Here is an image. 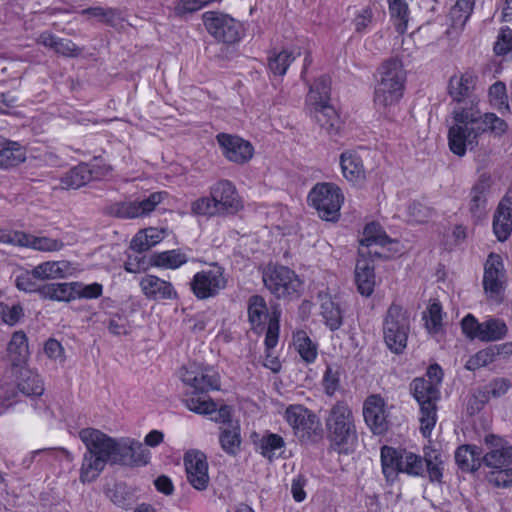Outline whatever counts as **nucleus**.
Wrapping results in <instances>:
<instances>
[{
    "label": "nucleus",
    "mask_w": 512,
    "mask_h": 512,
    "mask_svg": "<svg viewBox=\"0 0 512 512\" xmlns=\"http://www.w3.org/2000/svg\"><path fill=\"white\" fill-rule=\"evenodd\" d=\"M478 86L479 76L472 69L458 71L448 81V95L452 102L459 105L452 111L453 122L448 131V144L450 150L460 157L467 150H474L487 131L501 135L507 129L503 119L479 110Z\"/></svg>",
    "instance_id": "obj_1"
},
{
    "label": "nucleus",
    "mask_w": 512,
    "mask_h": 512,
    "mask_svg": "<svg viewBox=\"0 0 512 512\" xmlns=\"http://www.w3.org/2000/svg\"><path fill=\"white\" fill-rule=\"evenodd\" d=\"M381 463L383 474L388 481H394L399 473L413 477H423L427 473L432 482H440L443 476L441 454L433 449H425L422 458L411 451L383 446Z\"/></svg>",
    "instance_id": "obj_2"
},
{
    "label": "nucleus",
    "mask_w": 512,
    "mask_h": 512,
    "mask_svg": "<svg viewBox=\"0 0 512 512\" xmlns=\"http://www.w3.org/2000/svg\"><path fill=\"white\" fill-rule=\"evenodd\" d=\"M181 379L192 389L185 399L190 411L198 414L216 411V403L206 396L208 392L220 389V378L213 368L191 365L183 369Z\"/></svg>",
    "instance_id": "obj_3"
},
{
    "label": "nucleus",
    "mask_w": 512,
    "mask_h": 512,
    "mask_svg": "<svg viewBox=\"0 0 512 512\" xmlns=\"http://www.w3.org/2000/svg\"><path fill=\"white\" fill-rule=\"evenodd\" d=\"M379 76L374 91V103L381 114L392 119L403 96L406 79L401 61L391 59L384 62L379 70Z\"/></svg>",
    "instance_id": "obj_4"
},
{
    "label": "nucleus",
    "mask_w": 512,
    "mask_h": 512,
    "mask_svg": "<svg viewBox=\"0 0 512 512\" xmlns=\"http://www.w3.org/2000/svg\"><path fill=\"white\" fill-rule=\"evenodd\" d=\"M326 437L330 447L339 454L352 453L357 445L355 417L349 405L336 402L325 418Z\"/></svg>",
    "instance_id": "obj_5"
},
{
    "label": "nucleus",
    "mask_w": 512,
    "mask_h": 512,
    "mask_svg": "<svg viewBox=\"0 0 512 512\" xmlns=\"http://www.w3.org/2000/svg\"><path fill=\"white\" fill-rule=\"evenodd\" d=\"M310 115L329 136L339 134L342 122L336 110L330 105V79L318 78L310 87L306 97Z\"/></svg>",
    "instance_id": "obj_6"
},
{
    "label": "nucleus",
    "mask_w": 512,
    "mask_h": 512,
    "mask_svg": "<svg viewBox=\"0 0 512 512\" xmlns=\"http://www.w3.org/2000/svg\"><path fill=\"white\" fill-rule=\"evenodd\" d=\"M79 438L84 443L86 451L83 454L80 468V481L92 482L98 478L108 462H110L107 448L103 443L101 431L94 428H85L79 432Z\"/></svg>",
    "instance_id": "obj_7"
},
{
    "label": "nucleus",
    "mask_w": 512,
    "mask_h": 512,
    "mask_svg": "<svg viewBox=\"0 0 512 512\" xmlns=\"http://www.w3.org/2000/svg\"><path fill=\"white\" fill-rule=\"evenodd\" d=\"M411 388L420 406V430L424 437L430 436L437 421L436 403L440 398L439 388L431 380L414 379Z\"/></svg>",
    "instance_id": "obj_8"
},
{
    "label": "nucleus",
    "mask_w": 512,
    "mask_h": 512,
    "mask_svg": "<svg viewBox=\"0 0 512 512\" xmlns=\"http://www.w3.org/2000/svg\"><path fill=\"white\" fill-rule=\"evenodd\" d=\"M263 282L272 295L283 300L298 298L303 286L299 276L285 266L268 267L263 274Z\"/></svg>",
    "instance_id": "obj_9"
},
{
    "label": "nucleus",
    "mask_w": 512,
    "mask_h": 512,
    "mask_svg": "<svg viewBox=\"0 0 512 512\" xmlns=\"http://www.w3.org/2000/svg\"><path fill=\"white\" fill-rule=\"evenodd\" d=\"M344 201L341 189L334 183H317L309 192L308 202L316 209L320 218L334 221Z\"/></svg>",
    "instance_id": "obj_10"
},
{
    "label": "nucleus",
    "mask_w": 512,
    "mask_h": 512,
    "mask_svg": "<svg viewBox=\"0 0 512 512\" xmlns=\"http://www.w3.org/2000/svg\"><path fill=\"white\" fill-rule=\"evenodd\" d=\"M409 319L400 305L392 304L383 322V335L386 346L395 354L403 352L407 345Z\"/></svg>",
    "instance_id": "obj_11"
},
{
    "label": "nucleus",
    "mask_w": 512,
    "mask_h": 512,
    "mask_svg": "<svg viewBox=\"0 0 512 512\" xmlns=\"http://www.w3.org/2000/svg\"><path fill=\"white\" fill-rule=\"evenodd\" d=\"M227 286V278L224 269L218 265H212L208 269L197 272L190 287L194 296L199 300L214 298Z\"/></svg>",
    "instance_id": "obj_12"
},
{
    "label": "nucleus",
    "mask_w": 512,
    "mask_h": 512,
    "mask_svg": "<svg viewBox=\"0 0 512 512\" xmlns=\"http://www.w3.org/2000/svg\"><path fill=\"white\" fill-rule=\"evenodd\" d=\"M203 23L208 33L218 41L235 43L241 36V24L227 14L207 11Z\"/></svg>",
    "instance_id": "obj_13"
},
{
    "label": "nucleus",
    "mask_w": 512,
    "mask_h": 512,
    "mask_svg": "<svg viewBox=\"0 0 512 512\" xmlns=\"http://www.w3.org/2000/svg\"><path fill=\"white\" fill-rule=\"evenodd\" d=\"M165 196V192H154L143 200L115 202L107 207V213L121 219H133L146 216L154 211Z\"/></svg>",
    "instance_id": "obj_14"
},
{
    "label": "nucleus",
    "mask_w": 512,
    "mask_h": 512,
    "mask_svg": "<svg viewBox=\"0 0 512 512\" xmlns=\"http://www.w3.org/2000/svg\"><path fill=\"white\" fill-rule=\"evenodd\" d=\"M284 418L293 429L296 437L307 440L320 428L317 416L302 405H290L286 408Z\"/></svg>",
    "instance_id": "obj_15"
},
{
    "label": "nucleus",
    "mask_w": 512,
    "mask_h": 512,
    "mask_svg": "<svg viewBox=\"0 0 512 512\" xmlns=\"http://www.w3.org/2000/svg\"><path fill=\"white\" fill-rule=\"evenodd\" d=\"M506 275L501 256L491 253L484 266L483 286L490 299L498 301L504 291Z\"/></svg>",
    "instance_id": "obj_16"
},
{
    "label": "nucleus",
    "mask_w": 512,
    "mask_h": 512,
    "mask_svg": "<svg viewBox=\"0 0 512 512\" xmlns=\"http://www.w3.org/2000/svg\"><path fill=\"white\" fill-rule=\"evenodd\" d=\"M222 155L230 162L245 164L253 156L251 143L237 135L219 133L216 136Z\"/></svg>",
    "instance_id": "obj_17"
},
{
    "label": "nucleus",
    "mask_w": 512,
    "mask_h": 512,
    "mask_svg": "<svg viewBox=\"0 0 512 512\" xmlns=\"http://www.w3.org/2000/svg\"><path fill=\"white\" fill-rule=\"evenodd\" d=\"M184 465L187 480L193 488L199 491L205 490L210 481L205 454L197 450L188 451L184 456Z\"/></svg>",
    "instance_id": "obj_18"
},
{
    "label": "nucleus",
    "mask_w": 512,
    "mask_h": 512,
    "mask_svg": "<svg viewBox=\"0 0 512 512\" xmlns=\"http://www.w3.org/2000/svg\"><path fill=\"white\" fill-rule=\"evenodd\" d=\"M210 195L222 215L236 213L241 208L237 190L229 180H219L210 187Z\"/></svg>",
    "instance_id": "obj_19"
},
{
    "label": "nucleus",
    "mask_w": 512,
    "mask_h": 512,
    "mask_svg": "<svg viewBox=\"0 0 512 512\" xmlns=\"http://www.w3.org/2000/svg\"><path fill=\"white\" fill-rule=\"evenodd\" d=\"M389 242L388 236L379 224L372 222L365 226L363 236L360 239L359 256H377L382 252L378 247H384Z\"/></svg>",
    "instance_id": "obj_20"
},
{
    "label": "nucleus",
    "mask_w": 512,
    "mask_h": 512,
    "mask_svg": "<svg viewBox=\"0 0 512 512\" xmlns=\"http://www.w3.org/2000/svg\"><path fill=\"white\" fill-rule=\"evenodd\" d=\"M363 416L366 424L374 433L381 434L386 430L385 402L379 395H371L365 400Z\"/></svg>",
    "instance_id": "obj_21"
},
{
    "label": "nucleus",
    "mask_w": 512,
    "mask_h": 512,
    "mask_svg": "<svg viewBox=\"0 0 512 512\" xmlns=\"http://www.w3.org/2000/svg\"><path fill=\"white\" fill-rule=\"evenodd\" d=\"M490 187L491 177L487 174H482L471 189L469 211L476 220L482 219L486 214Z\"/></svg>",
    "instance_id": "obj_22"
},
{
    "label": "nucleus",
    "mask_w": 512,
    "mask_h": 512,
    "mask_svg": "<svg viewBox=\"0 0 512 512\" xmlns=\"http://www.w3.org/2000/svg\"><path fill=\"white\" fill-rule=\"evenodd\" d=\"M143 294L151 300L174 299L177 292L173 285L154 275H146L140 281Z\"/></svg>",
    "instance_id": "obj_23"
},
{
    "label": "nucleus",
    "mask_w": 512,
    "mask_h": 512,
    "mask_svg": "<svg viewBox=\"0 0 512 512\" xmlns=\"http://www.w3.org/2000/svg\"><path fill=\"white\" fill-rule=\"evenodd\" d=\"M493 231L501 242L509 237L512 231V196L506 195L499 203L494 215Z\"/></svg>",
    "instance_id": "obj_24"
},
{
    "label": "nucleus",
    "mask_w": 512,
    "mask_h": 512,
    "mask_svg": "<svg viewBox=\"0 0 512 512\" xmlns=\"http://www.w3.org/2000/svg\"><path fill=\"white\" fill-rule=\"evenodd\" d=\"M320 315L323 319L325 326L331 330H338L343 324L342 310L332 296L326 292H319L318 294Z\"/></svg>",
    "instance_id": "obj_25"
},
{
    "label": "nucleus",
    "mask_w": 512,
    "mask_h": 512,
    "mask_svg": "<svg viewBox=\"0 0 512 512\" xmlns=\"http://www.w3.org/2000/svg\"><path fill=\"white\" fill-rule=\"evenodd\" d=\"M101 438L105 445L107 444V454L112 464L131 465V447L134 439L124 438L115 440L101 431Z\"/></svg>",
    "instance_id": "obj_26"
},
{
    "label": "nucleus",
    "mask_w": 512,
    "mask_h": 512,
    "mask_svg": "<svg viewBox=\"0 0 512 512\" xmlns=\"http://www.w3.org/2000/svg\"><path fill=\"white\" fill-rule=\"evenodd\" d=\"M486 442L491 445V450L482 457L485 464L494 469L507 467L511 462L512 448L503 447L500 444L501 439L496 438L494 435L487 436Z\"/></svg>",
    "instance_id": "obj_27"
},
{
    "label": "nucleus",
    "mask_w": 512,
    "mask_h": 512,
    "mask_svg": "<svg viewBox=\"0 0 512 512\" xmlns=\"http://www.w3.org/2000/svg\"><path fill=\"white\" fill-rule=\"evenodd\" d=\"M26 160V150L18 142L0 137V168L15 167Z\"/></svg>",
    "instance_id": "obj_28"
},
{
    "label": "nucleus",
    "mask_w": 512,
    "mask_h": 512,
    "mask_svg": "<svg viewBox=\"0 0 512 512\" xmlns=\"http://www.w3.org/2000/svg\"><path fill=\"white\" fill-rule=\"evenodd\" d=\"M367 256L360 257L355 267V281L358 291L364 296H370L374 291V266Z\"/></svg>",
    "instance_id": "obj_29"
},
{
    "label": "nucleus",
    "mask_w": 512,
    "mask_h": 512,
    "mask_svg": "<svg viewBox=\"0 0 512 512\" xmlns=\"http://www.w3.org/2000/svg\"><path fill=\"white\" fill-rule=\"evenodd\" d=\"M343 176L351 183H360L365 179V169L361 157L355 151L343 152L340 156Z\"/></svg>",
    "instance_id": "obj_30"
},
{
    "label": "nucleus",
    "mask_w": 512,
    "mask_h": 512,
    "mask_svg": "<svg viewBox=\"0 0 512 512\" xmlns=\"http://www.w3.org/2000/svg\"><path fill=\"white\" fill-rule=\"evenodd\" d=\"M72 274L68 261H46L34 267V275L40 281L63 279Z\"/></svg>",
    "instance_id": "obj_31"
},
{
    "label": "nucleus",
    "mask_w": 512,
    "mask_h": 512,
    "mask_svg": "<svg viewBox=\"0 0 512 512\" xmlns=\"http://www.w3.org/2000/svg\"><path fill=\"white\" fill-rule=\"evenodd\" d=\"M38 43L67 57L78 56L81 52V49L70 39L57 37L48 31L40 34Z\"/></svg>",
    "instance_id": "obj_32"
},
{
    "label": "nucleus",
    "mask_w": 512,
    "mask_h": 512,
    "mask_svg": "<svg viewBox=\"0 0 512 512\" xmlns=\"http://www.w3.org/2000/svg\"><path fill=\"white\" fill-rule=\"evenodd\" d=\"M17 390L26 396H40L44 392V384L34 371L21 367L17 375Z\"/></svg>",
    "instance_id": "obj_33"
},
{
    "label": "nucleus",
    "mask_w": 512,
    "mask_h": 512,
    "mask_svg": "<svg viewBox=\"0 0 512 512\" xmlns=\"http://www.w3.org/2000/svg\"><path fill=\"white\" fill-rule=\"evenodd\" d=\"M299 56H301L300 48L274 51L268 58V69L274 76L282 77L291 63Z\"/></svg>",
    "instance_id": "obj_34"
},
{
    "label": "nucleus",
    "mask_w": 512,
    "mask_h": 512,
    "mask_svg": "<svg viewBox=\"0 0 512 512\" xmlns=\"http://www.w3.org/2000/svg\"><path fill=\"white\" fill-rule=\"evenodd\" d=\"M7 355L13 366L24 364L29 356L28 339L23 331L14 332L8 343Z\"/></svg>",
    "instance_id": "obj_35"
},
{
    "label": "nucleus",
    "mask_w": 512,
    "mask_h": 512,
    "mask_svg": "<svg viewBox=\"0 0 512 512\" xmlns=\"http://www.w3.org/2000/svg\"><path fill=\"white\" fill-rule=\"evenodd\" d=\"M482 453L476 446L463 445L455 452V461L463 471H475L481 465Z\"/></svg>",
    "instance_id": "obj_36"
},
{
    "label": "nucleus",
    "mask_w": 512,
    "mask_h": 512,
    "mask_svg": "<svg viewBox=\"0 0 512 512\" xmlns=\"http://www.w3.org/2000/svg\"><path fill=\"white\" fill-rule=\"evenodd\" d=\"M510 347H512V342L482 349L468 359L465 367L470 371H474L487 366L495 361L496 357L501 354V350H505Z\"/></svg>",
    "instance_id": "obj_37"
},
{
    "label": "nucleus",
    "mask_w": 512,
    "mask_h": 512,
    "mask_svg": "<svg viewBox=\"0 0 512 512\" xmlns=\"http://www.w3.org/2000/svg\"><path fill=\"white\" fill-rule=\"evenodd\" d=\"M23 247L40 252H58L65 246L61 239L51 238L43 235L25 233Z\"/></svg>",
    "instance_id": "obj_38"
},
{
    "label": "nucleus",
    "mask_w": 512,
    "mask_h": 512,
    "mask_svg": "<svg viewBox=\"0 0 512 512\" xmlns=\"http://www.w3.org/2000/svg\"><path fill=\"white\" fill-rule=\"evenodd\" d=\"M293 344L303 361L310 364L316 360L318 355L317 344L310 339L305 331L299 330L294 333Z\"/></svg>",
    "instance_id": "obj_39"
},
{
    "label": "nucleus",
    "mask_w": 512,
    "mask_h": 512,
    "mask_svg": "<svg viewBox=\"0 0 512 512\" xmlns=\"http://www.w3.org/2000/svg\"><path fill=\"white\" fill-rule=\"evenodd\" d=\"M92 179V172L87 164H79L70 169L62 178L61 185L66 189H78Z\"/></svg>",
    "instance_id": "obj_40"
},
{
    "label": "nucleus",
    "mask_w": 512,
    "mask_h": 512,
    "mask_svg": "<svg viewBox=\"0 0 512 512\" xmlns=\"http://www.w3.org/2000/svg\"><path fill=\"white\" fill-rule=\"evenodd\" d=\"M219 442L221 448L229 455H236L241 444L240 427L236 423H229L220 428Z\"/></svg>",
    "instance_id": "obj_41"
},
{
    "label": "nucleus",
    "mask_w": 512,
    "mask_h": 512,
    "mask_svg": "<svg viewBox=\"0 0 512 512\" xmlns=\"http://www.w3.org/2000/svg\"><path fill=\"white\" fill-rule=\"evenodd\" d=\"M40 296L53 301L69 302L74 299L73 282L41 285Z\"/></svg>",
    "instance_id": "obj_42"
},
{
    "label": "nucleus",
    "mask_w": 512,
    "mask_h": 512,
    "mask_svg": "<svg viewBox=\"0 0 512 512\" xmlns=\"http://www.w3.org/2000/svg\"><path fill=\"white\" fill-rule=\"evenodd\" d=\"M508 327L504 320L498 318H489L482 322V328L478 335V340L491 342L497 341L506 336Z\"/></svg>",
    "instance_id": "obj_43"
},
{
    "label": "nucleus",
    "mask_w": 512,
    "mask_h": 512,
    "mask_svg": "<svg viewBox=\"0 0 512 512\" xmlns=\"http://www.w3.org/2000/svg\"><path fill=\"white\" fill-rule=\"evenodd\" d=\"M475 0H458L449 12L451 28L462 30L468 21L474 7Z\"/></svg>",
    "instance_id": "obj_44"
},
{
    "label": "nucleus",
    "mask_w": 512,
    "mask_h": 512,
    "mask_svg": "<svg viewBox=\"0 0 512 512\" xmlns=\"http://www.w3.org/2000/svg\"><path fill=\"white\" fill-rule=\"evenodd\" d=\"M268 317V308L263 297L253 295L248 302V319L251 326L261 327Z\"/></svg>",
    "instance_id": "obj_45"
},
{
    "label": "nucleus",
    "mask_w": 512,
    "mask_h": 512,
    "mask_svg": "<svg viewBox=\"0 0 512 512\" xmlns=\"http://www.w3.org/2000/svg\"><path fill=\"white\" fill-rule=\"evenodd\" d=\"M188 257L180 250H168L153 256L152 263L154 266L166 269H177L187 263Z\"/></svg>",
    "instance_id": "obj_46"
},
{
    "label": "nucleus",
    "mask_w": 512,
    "mask_h": 512,
    "mask_svg": "<svg viewBox=\"0 0 512 512\" xmlns=\"http://www.w3.org/2000/svg\"><path fill=\"white\" fill-rule=\"evenodd\" d=\"M388 4L396 30L400 34L405 33L409 19L408 4L405 0H388Z\"/></svg>",
    "instance_id": "obj_47"
},
{
    "label": "nucleus",
    "mask_w": 512,
    "mask_h": 512,
    "mask_svg": "<svg viewBox=\"0 0 512 512\" xmlns=\"http://www.w3.org/2000/svg\"><path fill=\"white\" fill-rule=\"evenodd\" d=\"M284 446V439L275 433H267L258 443L260 453L269 460L280 455Z\"/></svg>",
    "instance_id": "obj_48"
},
{
    "label": "nucleus",
    "mask_w": 512,
    "mask_h": 512,
    "mask_svg": "<svg viewBox=\"0 0 512 512\" xmlns=\"http://www.w3.org/2000/svg\"><path fill=\"white\" fill-rule=\"evenodd\" d=\"M489 100L493 107L500 112H508V96L506 93V85L503 82L497 81L489 88Z\"/></svg>",
    "instance_id": "obj_49"
},
{
    "label": "nucleus",
    "mask_w": 512,
    "mask_h": 512,
    "mask_svg": "<svg viewBox=\"0 0 512 512\" xmlns=\"http://www.w3.org/2000/svg\"><path fill=\"white\" fill-rule=\"evenodd\" d=\"M511 387L512 382L510 379L505 377H496L483 387V394L487 398H500L504 396Z\"/></svg>",
    "instance_id": "obj_50"
},
{
    "label": "nucleus",
    "mask_w": 512,
    "mask_h": 512,
    "mask_svg": "<svg viewBox=\"0 0 512 512\" xmlns=\"http://www.w3.org/2000/svg\"><path fill=\"white\" fill-rule=\"evenodd\" d=\"M425 326L429 333H438L442 327V306L439 302H433L429 305L424 314Z\"/></svg>",
    "instance_id": "obj_51"
},
{
    "label": "nucleus",
    "mask_w": 512,
    "mask_h": 512,
    "mask_svg": "<svg viewBox=\"0 0 512 512\" xmlns=\"http://www.w3.org/2000/svg\"><path fill=\"white\" fill-rule=\"evenodd\" d=\"M191 211L192 213L201 216L212 217L222 215L212 195L195 200L191 205Z\"/></svg>",
    "instance_id": "obj_52"
},
{
    "label": "nucleus",
    "mask_w": 512,
    "mask_h": 512,
    "mask_svg": "<svg viewBox=\"0 0 512 512\" xmlns=\"http://www.w3.org/2000/svg\"><path fill=\"white\" fill-rule=\"evenodd\" d=\"M37 277L34 275V268L31 271H21L15 278L16 287L26 293L37 292L40 294L41 285L37 283Z\"/></svg>",
    "instance_id": "obj_53"
},
{
    "label": "nucleus",
    "mask_w": 512,
    "mask_h": 512,
    "mask_svg": "<svg viewBox=\"0 0 512 512\" xmlns=\"http://www.w3.org/2000/svg\"><path fill=\"white\" fill-rule=\"evenodd\" d=\"M103 286L100 283L83 284L73 282V294L75 298L96 299L102 295Z\"/></svg>",
    "instance_id": "obj_54"
},
{
    "label": "nucleus",
    "mask_w": 512,
    "mask_h": 512,
    "mask_svg": "<svg viewBox=\"0 0 512 512\" xmlns=\"http://www.w3.org/2000/svg\"><path fill=\"white\" fill-rule=\"evenodd\" d=\"M108 331L116 336L127 335L130 331L129 321L125 316L114 314L107 323Z\"/></svg>",
    "instance_id": "obj_55"
},
{
    "label": "nucleus",
    "mask_w": 512,
    "mask_h": 512,
    "mask_svg": "<svg viewBox=\"0 0 512 512\" xmlns=\"http://www.w3.org/2000/svg\"><path fill=\"white\" fill-rule=\"evenodd\" d=\"M512 50V29L509 27L501 28L498 39L494 45V51L497 55H506Z\"/></svg>",
    "instance_id": "obj_56"
},
{
    "label": "nucleus",
    "mask_w": 512,
    "mask_h": 512,
    "mask_svg": "<svg viewBox=\"0 0 512 512\" xmlns=\"http://www.w3.org/2000/svg\"><path fill=\"white\" fill-rule=\"evenodd\" d=\"M340 378L338 370L328 366L323 377V387L328 396H333L339 389Z\"/></svg>",
    "instance_id": "obj_57"
},
{
    "label": "nucleus",
    "mask_w": 512,
    "mask_h": 512,
    "mask_svg": "<svg viewBox=\"0 0 512 512\" xmlns=\"http://www.w3.org/2000/svg\"><path fill=\"white\" fill-rule=\"evenodd\" d=\"M279 337V320L276 316L271 317L268 323L266 336H265V347L266 350L270 351L275 348L278 343Z\"/></svg>",
    "instance_id": "obj_58"
},
{
    "label": "nucleus",
    "mask_w": 512,
    "mask_h": 512,
    "mask_svg": "<svg viewBox=\"0 0 512 512\" xmlns=\"http://www.w3.org/2000/svg\"><path fill=\"white\" fill-rule=\"evenodd\" d=\"M131 447V465H145L149 461L150 452L148 449L145 448V446L137 441L134 440V443H132Z\"/></svg>",
    "instance_id": "obj_59"
},
{
    "label": "nucleus",
    "mask_w": 512,
    "mask_h": 512,
    "mask_svg": "<svg viewBox=\"0 0 512 512\" xmlns=\"http://www.w3.org/2000/svg\"><path fill=\"white\" fill-rule=\"evenodd\" d=\"M461 326L463 333L468 338L478 339V335L482 328V322L479 323L478 320L473 315H466L461 321Z\"/></svg>",
    "instance_id": "obj_60"
},
{
    "label": "nucleus",
    "mask_w": 512,
    "mask_h": 512,
    "mask_svg": "<svg viewBox=\"0 0 512 512\" xmlns=\"http://www.w3.org/2000/svg\"><path fill=\"white\" fill-rule=\"evenodd\" d=\"M373 13L370 7L360 9L354 18L355 29L364 32L372 23Z\"/></svg>",
    "instance_id": "obj_61"
},
{
    "label": "nucleus",
    "mask_w": 512,
    "mask_h": 512,
    "mask_svg": "<svg viewBox=\"0 0 512 512\" xmlns=\"http://www.w3.org/2000/svg\"><path fill=\"white\" fill-rule=\"evenodd\" d=\"M408 213L415 222H424L432 214V211L419 202H413L408 206Z\"/></svg>",
    "instance_id": "obj_62"
},
{
    "label": "nucleus",
    "mask_w": 512,
    "mask_h": 512,
    "mask_svg": "<svg viewBox=\"0 0 512 512\" xmlns=\"http://www.w3.org/2000/svg\"><path fill=\"white\" fill-rule=\"evenodd\" d=\"M45 354L55 361L62 363L64 361V349L55 339H49L44 346Z\"/></svg>",
    "instance_id": "obj_63"
},
{
    "label": "nucleus",
    "mask_w": 512,
    "mask_h": 512,
    "mask_svg": "<svg viewBox=\"0 0 512 512\" xmlns=\"http://www.w3.org/2000/svg\"><path fill=\"white\" fill-rule=\"evenodd\" d=\"M23 308L19 304H15L12 307L5 305V312L2 315V320L8 325H15L23 317Z\"/></svg>",
    "instance_id": "obj_64"
}]
</instances>
